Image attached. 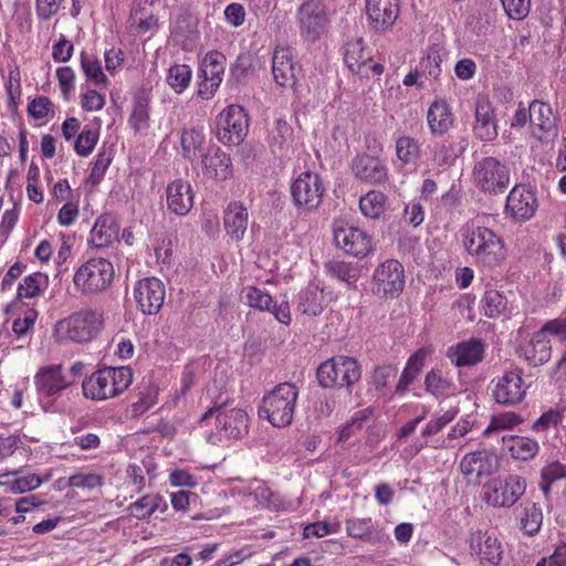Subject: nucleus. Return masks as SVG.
Segmentation results:
<instances>
[{"label":"nucleus","instance_id":"f3484780","mask_svg":"<svg viewBox=\"0 0 566 566\" xmlns=\"http://www.w3.org/2000/svg\"><path fill=\"white\" fill-rule=\"evenodd\" d=\"M537 207L534 191L524 185H515L506 198L505 213L517 222H524L535 214Z\"/></svg>","mask_w":566,"mask_h":566},{"label":"nucleus","instance_id":"6e6d98bb","mask_svg":"<svg viewBox=\"0 0 566 566\" xmlns=\"http://www.w3.org/2000/svg\"><path fill=\"white\" fill-rule=\"evenodd\" d=\"M298 311L310 316H317L323 311L321 293L315 289L301 292L298 297Z\"/></svg>","mask_w":566,"mask_h":566},{"label":"nucleus","instance_id":"c9c22d12","mask_svg":"<svg viewBox=\"0 0 566 566\" xmlns=\"http://www.w3.org/2000/svg\"><path fill=\"white\" fill-rule=\"evenodd\" d=\"M471 548L482 560L497 565L502 558L501 544L497 538L488 533H479L471 544Z\"/></svg>","mask_w":566,"mask_h":566},{"label":"nucleus","instance_id":"680f3d73","mask_svg":"<svg viewBox=\"0 0 566 566\" xmlns=\"http://www.w3.org/2000/svg\"><path fill=\"white\" fill-rule=\"evenodd\" d=\"M506 15L512 20H523L531 10V0H501Z\"/></svg>","mask_w":566,"mask_h":566},{"label":"nucleus","instance_id":"20e7f679","mask_svg":"<svg viewBox=\"0 0 566 566\" xmlns=\"http://www.w3.org/2000/svg\"><path fill=\"white\" fill-rule=\"evenodd\" d=\"M472 184L482 193L499 196L506 191L511 182L509 165L496 157L478 159L472 169Z\"/></svg>","mask_w":566,"mask_h":566},{"label":"nucleus","instance_id":"49530a36","mask_svg":"<svg viewBox=\"0 0 566 566\" xmlns=\"http://www.w3.org/2000/svg\"><path fill=\"white\" fill-rule=\"evenodd\" d=\"M192 78V71L189 65L174 64L167 71L166 82L169 87L176 93H184Z\"/></svg>","mask_w":566,"mask_h":566},{"label":"nucleus","instance_id":"b1692460","mask_svg":"<svg viewBox=\"0 0 566 566\" xmlns=\"http://www.w3.org/2000/svg\"><path fill=\"white\" fill-rule=\"evenodd\" d=\"M484 354L485 345L476 338L460 342L447 350V357L457 367L474 366L483 360Z\"/></svg>","mask_w":566,"mask_h":566},{"label":"nucleus","instance_id":"4d7b16f0","mask_svg":"<svg viewBox=\"0 0 566 566\" xmlns=\"http://www.w3.org/2000/svg\"><path fill=\"white\" fill-rule=\"evenodd\" d=\"M374 531V522L370 517L349 518L346 521V532L353 538H368Z\"/></svg>","mask_w":566,"mask_h":566},{"label":"nucleus","instance_id":"4be33fe9","mask_svg":"<svg viewBox=\"0 0 566 566\" xmlns=\"http://www.w3.org/2000/svg\"><path fill=\"white\" fill-rule=\"evenodd\" d=\"M217 412V429L220 434L231 438L240 439L248 433V415L240 408L227 409L220 406L216 409Z\"/></svg>","mask_w":566,"mask_h":566},{"label":"nucleus","instance_id":"aec40b11","mask_svg":"<svg viewBox=\"0 0 566 566\" xmlns=\"http://www.w3.org/2000/svg\"><path fill=\"white\" fill-rule=\"evenodd\" d=\"M158 0H135L129 15V28L137 35L154 34L159 28Z\"/></svg>","mask_w":566,"mask_h":566},{"label":"nucleus","instance_id":"13d9d810","mask_svg":"<svg viewBox=\"0 0 566 566\" xmlns=\"http://www.w3.org/2000/svg\"><path fill=\"white\" fill-rule=\"evenodd\" d=\"M441 62L442 60L438 51L429 52L419 63L421 75L429 80H437L441 74Z\"/></svg>","mask_w":566,"mask_h":566},{"label":"nucleus","instance_id":"bf43d9fd","mask_svg":"<svg viewBox=\"0 0 566 566\" xmlns=\"http://www.w3.org/2000/svg\"><path fill=\"white\" fill-rule=\"evenodd\" d=\"M42 483H44V480L34 473L24 476H18L12 479V483L10 484V492L13 494H22L36 490Z\"/></svg>","mask_w":566,"mask_h":566},{"label":"nucleus","instance_id":"9b49d317","mask_svg":"<svg viewBox=\"0 0 566 566\" xmlns=\"http://www.w3.org/2000/svg\"><path fill=\"white\" fill-rule=\"evenodd\" d=\"M290 190L294 205L311 211L321 205L325 187L318 174L304 171L293 180Z\"/></svg>","mask_w":566,"mask_h":566},{"label":"nucleus","instance_id":"774afa93","mask_svg":"<svg viewBox=\"0 0 566 566\" xmlns=\"http://www.w3.org/2000/svg\"><path fill=\"white\" fill-rule=\"evenodd\" d=\"M541 328L546 336H552L560 343H566V316L549 319Z\"/></svg>","mask_w":566,"mask_h":566},{"label":"nucleus","instance_id":"4468645a","mask_svg":"<svg viewBox=\"0 0 566 566\" xmlns=\"http://www.w3.org/2000/svg\"><path fill=\"white\" fill-rule=\"evenodd\" d=\"M531 118V135L542 143L552 142L558 134L556 118L548 103L534 99L527 107Z\"/></svg>","mask_w":566,"mask_h":566},{"label":"nucleus","instance_id":"f704fd0d","mask_svg":"<svg viewBox=\"0 0 566 566\" xmlns=\"http://www.w3.org/2000/svg\"><path fill=\"white\" fill-rule=\"evenodd\" d=\"M206 172L217 180H227L232 176V163L229 155L220 148L211 149L202 160Z\"/></svg>","mask_w":566,"mask_h":566},{"label":"nucleus","instance_id":"4c0bfd02","mask_svg":"<svg viewBox=\"0 0 566 566\" xmlns=\"http://www.w3.org/2000/svg\"><path fill=\"white\" fill-rule=\"evenodd\" d=\"M502 440L510 454L517 460L533 459L539 451L538 442L528 437L511 436L503 437Z\"/></svg>","mask_w":566,"mask_h":566},{"label":"nucleus","instance_id":"58836bf2","mask_svg":"<svg viewBox=\"0 0 566 566\" xmlns=\"http://www.w3.org/2000/svg\"><path fill=\"white\" fill-rule=\"evenodd\" d=\"M227 57L219 51H210L202 59L199 77L222 83Z\"/></svg>","mask_w":566,"mask_h":566},{"label":"nucleus","instance_id":"7c9ffc66","mask_svg":"<svg viewBox=\"0 0 566 566\" xmlns=\"http://www.w3.org/2000/svg\"><path fill=\"white\" fill-rule=\"evenodd\" d=\"M427 123L430 133L434 136L448 133L454 123V114L450 105L444 99H434L427 112Z\"/></svg>","mask_w":566,"mask_h":566},{"label":"nucleus","instance_id":"2eb2a0df","mask_svg":"<svg viewBox=\"0 0 566 566\" xmlns=\"http://www.w3.org/2000/svg\"><path fill=\"white\" fill-rule=\"evenodd\" d=\"M489 389L493 399L504 406L520 403L526 395L524 380L515 371H505L503 375L495 377L491 380Z\"/></svg>","mask_w":566,"mask_h":566},{"label":"nucleus","instance_id":"338daca9","mask_svg":"<svg viewBox=\"0 0 566 566\" xmlns=\"http://www.w3.org/2000/svg\"><path fill=\"white\" fill-rule=\"evenodd\" d=\"M397 375V368L392 365L378 366L373 371V384L377 390L386 388Z\"/></svg>","mask_w":566,"mask_h":566},{"label":"nucleus","instance_id":"0e129e2a","mask_svg":"<svg viewBox=\"0 0 566 566\" xmlns=\"http://www.w3.org/2000/svg\"><path fill=\"white\" fill-rule=\"evenodd\" d=\"M98 140V134L92 129L83 130L76 138L74 149L80 156H88Z\"/></svg>","mask_w":566,"mask_h":566},{"label":"nucleus","instance_id":"39448f33","mask_svg":"<svg viewBox=\"0 0 566 566\" xmlns=\"http://www.w3.org/2000/svg\"><path fill=\"white\" fill-rule=\"evenodd\" d=\"M103 326V316L94 310H83L60 319L55 334L60 340L73 343L90 342Z\"/></svg>","mask_w":566,"mask_h":566},{"label":"nucleus","instance_id":"5fc2aeb1","mask_svg":"<svg viewBox=\"0 0 566 566\" xmlns=\"http://www.w3.org/2000/svg\"><path fill=\"white\" fill-rule=\"evenodd\" d=\"M81 67L87 80L94 84L102 85L107 83V76L104 74L99 61L88 55L85 51L81 52Z\"/></svg>","mask_w":566,"mask_h":566},{"label":"nucleus","instance_id":"6ab92c4d","mask_svg":"<svg viewBox=\"0 0 566 566\" xmlns=\"http://www.w3.org/2000/svg\"><path fill=\"white\" fill-rule=\"evenodd\" d=\"M242 293L245 303L250 307L272 313L281 324L289 325L291 323V312L287 301L276 303L268 292L255 286H247L243 289Z\"/></svg>","mask_w":566,"mask_h":566},{"label":"nucleus","instance_id":"f8f14e48","mask_svg":"<svg viewBox=\"0 0 566 566\" xmlns=\"http://www.w3.org/2000/svg\"><path fill=\"white\" fill-rule=\"evenodd\" d=\"M297 22L303 39L317 41L329 22L325 4L319 0L305 1L297 10Z\"/></svg>","mask_w":566,"mask_h":566},{"label":"nucleus","instance_id":"5701e85b","mask_svg":"<svg viewBox=\"0 0 566 566\" xmlns=\"http://www.w3.org/2000/svg\"><path fill=\"white\" fill-rule=\"evenodd\" d=\"M356 179L367 184H381L388 179V168L378 157L357 155L350 165Z\"/></svg>","mask_w":566,"mask_h":566},{"label":"nucleus","instance_id":"a211bd4d","mask_svg":"<svg viewBox=\"0 0 566 566\" xmlns=\"http://www.w3.org/2000/svg\"><path fill=\"white\" fill-rule=\"evenodd\" d=\"M399 13V0H366L367 22L376 32L390 30L396 23Z\"/></svg>","mask_w":566,"mask_h":566},{"label":"nucleus","instance_id":"8fccbe9b","mask_svg":"<svg viewBox=\"0 0 566 566\" xmlns=\"http://www.w3.org/2000/svg\"><path fill=\"white\" fill-rule=\"evenodd\" d=\"M507 305L506 296L496 290H488L482 298L483 314L490 318L505 314Z\"/></svg>","mask_w":566,"mask_h":566},{"label":"nucleus","instance_id":"393cba45","mask_svg":"<svg viewBox=\"0 0 566 566\" xmlns=\"http://www.w3.org/2000/svg\"><path fill=\"white\" fill-rule=\"evenodd\" d=\"M168 209L177 216H186L193 206V191L189 181L177 179L167 186Z\"/></svg>","mask_w":566,"mask_h":566},{"label":"nucleus","instance_id":"cd10ccee","mask_svg":"<svg viewBox=\"0 0 566 566\" xmlns=\"http://www.w3.org/2000/svg\"><path fill=\"white\" fill-rule=\"evenodd\" d=\"M248 224V209L241 202H230L223 212V227L227 234L234 241H241L245 234Z\"/></svg>","mask_w":566,"mask_h":566},{"label":"nucleus","instance_id":"412c9836","mask_svg":"<svg viewBox=\"0 0 566 566\" xmlns=\"http://www.w3.org/2000/svg\"><path fill=\"white\" fill-rule=\"evenodd\" d=\"M74 382L63 373L61 364L41 367L34 376V385L40 395L54 396Z\"/></svg>","mask_w":566,"mask_h":566},{"label":"nucleus","instance_id":"603ef678","mask_svg":"<svg viewBox=\"0 0 566 566\" xmlns=\"http://www.w3.org/2000/svg\"><path fill=\"white\" fill-rule=\"evenodd\" d=\"M422 367L423 354L421 352H417L409 358L405 369L402 370L396 387V391L399 394L405 392L408 389V386L417 378Z\"/></svg>","mask_w":566,"mask_h":566},{"label":"nucleus","instance_id":"7ed1b4c3","mask_svg":"<svg viewBox=\"0 0 566 566\" xmlns=\"http://www.w3.org/2000/svg\"><path fill=\"white\" fill-rule=\"evenodd\" d=\"M297 397L298 389L295 385L282 382L263 397L259 415L272 426L285 428L293 421Z\"/></svg>","mask_w":566,"mask_h":566},{"label":"nucleus","instance_id":"72a5a7b5","mask_svg":"<svg viewBox=\"0 0 566 566\" xmlns=\"http://www.w3.org/2000/svg\"><path fill=\"white\" fill-rule=\"evenodd\" d=\"M493 458L485 451H474L465 454L460 462L461 472L467 476H474L479 480L483 475H488L493 470Z\"/></svg>","mask_w":566,"mask_h":566},{"label":"nucleus","instance_id":"052dcab7","mask_svg":"<svg viewBox=\"0 0 566 566\" xmlns=\"http://www.w3.org/2000/svg\"><path fill=\"white\" fill-rule=\"evenodd\" d=\"M69 484H71L72 488L92 490L103 484V476L93 471H82L71 475Z\"/></svg>","mask_w":566,"mask_h":566},{"label":"nucleus","instance_id":"9d476101","mask_svg":"<svg viewBox=\"0 0 566 566\" xmlns=\"http://www.w3.org/2000/svg\"><path fill=\"white\" fill-rule=\"evenodd\" d=\"M333 237L337 248L356 258H364L373 251V239L364 230L343 220L333 223Z\"/></svg>","mask_w":566,"mask_h":566},{"label":"nucleus","instance_id":"3c124183","mask_svg":"<svg viewBox=\"0 0 566 566\" xmlns=\"http://www.w3.org/2000/svg\"><path fill=\"white\" fill-rule=\"evenodd\" d=\"M523 421L524 419L513 411L500 412L492 416L489 426L483 431V434L485 437H490L499 431L511 430Z\"/></svg>","mask_w":566,"mask_h":566},{"label":"nucleus","instance_id":"864d4df0","mask_svg":"<svg viewBox=\"0 0 566 566\" xmlns=\"http://www.w3.org/2000/svg\"><path fill=\"white\" fill-rule=\"evenodd\" d=\"M373 416V409L365 408L356 411L350 420H348L339 430L338 441H346L357 431L361 430L366 426Z\"/></svg>","mask_w":566,"mask_h":566},{"label":"nucleus","instance_id":"1a4fd4ad","mask_svg":"<svg viewBox=\"0 0 566 566\" xmlns=\"http://www.w3.org/2000/svg\"><path fill=\"white\" fill-rule=\"evenodd\" d=\"M524 478L511 474L505 480H492L483 486L484 501L494 507H511L525 493Z\"/></svg>","mask_w":566,"mask_h":566},{"label":"nucleus","instance_id":"de8ad7c7","mask_svg":"<svg viewBox=\"0 0 566 566\" xmlns=\"http://www.w3.org/2000/svg\"><path fill=\"white\" fill-rule=\"evenodd\" d=\"M543 522L542 509L535 503H526L520 516V527L528 536L538 533Z\"/></svg>","mask_w":566,"mask_h":566},{"label":"nucleus","instance_id":"423d86ee","mask_svg":"<svg viewBox=\"0 0 566 566\" xmlns=\"http://www.w3.org/2000/svg\"><path fill=\"white\" fill-rule=\"evenodd\" d=\"M316 376L323 388L350 389L359 381L361 369L355 358L339 355L323 361L317 368Z\"/></svg>","mask_w":566,"mask_h":566},{"label":"nucleus","instance_id":"2f4dec72","mask_svg":"<svg viewBox=\"0 0 566 566\" xmlns=\"http://www.w3.org/2000/svg\"><path fill=\"white\" fill-rule=\"evenodd\" d=\"M118 231L119 226L115 218L111 214H103L97 218L91 230L88 244L96 249L108 247L118 241Z\"/></svg>","mask_w":566,"mask_h":566},{"label":"nucleus","instance_id":"6e6552de","mask_svg":"<svg viewBox=\"0 0 566 566\" xmlns=\"http://www.w3.org/2000/svg\"><path fill=\"white\" fill-rule=\"evenodd\" d=\"M217 137L224 145H239L249 130V118L244 108L230 105L224 108L216 119Z\"/></svg>","mask_w":566,"mask_h":566},{"label":"nucleus","instance_id":"a18cd8bd","mask_svg":"<svg viewBox=\"0 0 566 566\" xmlns=\"http://www.w3.org/2000/svg\"><path fill=\"white\" fill-rule=\"evenodd\" d=\"M158 397V388L150 381L138 387L136 400L132 403V412L134 417H140L148 411L156 402Z\"/></svg>","mask_w":566,"mask_h":566},{"label":"nucleus","instance_id":"69168bd1","mask_svg":"<svg viewBox=\"0 0 566 566\" xmlns=\"http://www.w3.org/2000/svg\"><path fill=\"white\" fill-rule=\"evenodd\" d=\"M454 418V413L447 411L443 415L433 417L421 431V437L428 439L439 433L447 424H449Z\"/></svg>","mask_w":566,"mask_h":566},{"label":"nucleus","instance_id":"f03ea898","mask_svg":"<svg viewBox=\"0 0 566 566\" xmlns=\"http://www.w3.org/2000/svg\"><path fill=\"white\" fill-rule=\"evenodd\" d=\"M133 382L129 367H105L83 380V395L92 400H106L124 392Z\"/></svg>","mask_w":566,"mask_h":566},{"label":"nucleus","instance_id":"ddd939ff","mask_svg":"<svg viewBox=\"0 0 566 566\" xmlns=\"http://www.w3.org/2000/svg\"><path fill=\"white\" fill-rule=\"evenodd\" d=\"M405 270L394 259L380 263L373 274V291L377 295L397 297L405 287Z\"/></svg>","mask_w":566,"mask_h":566},{"label":"nucleus","instance_id":"ea45409f","mask_svg":"<svg viewBox=\"0 0 566 566\" xmlns=\"http://www.w3.org/2000/svg\"><path fill=\"white\" fill-rule=\"evenodd\" d=\"M49 287V276L41 272L27 275L17 289V298H34L43 294Z\"/></svg>","mask_w":566,"mask_h":566},{"label":"nucleus","instance_id":"0eeeda50","mask_svg":"<svg viewBox=\"0 0 566 566\" xmlns=\"http://www.w3.org/2000/svg\"><path fill=\"white\" fill-rule=\"evenodd\" d=\"M113 277L112 262L105 258H92L75 271L73 283L81 293L93 294L105 290Z\"/></svg>","mask_w":566,"mask_h":566},{"label":"nucleus","instance_id":"09e8293b","mask_svg":"<svg viewBox=\"0 0 566 566\" xmlns=\"http://www.w3.org/2000/svg\"><path fill=\"white\" fill-rule=\"evenodd\" d=\"M387 197L378 190H370L359 200V208L364 216L378 219L385 211Z\"/></svg>","mask_w":566,"mask_h":566},{"label":"nucleus","instance_id":"c85d7f7f","mask_svg":"<svg viewBox=\"0 0 566 566\" xmlns=\"http://www.w3.org/2000/svg\"><path fill=\"white\" fill-rule=\"evenodd\" d=\"M294 134L292 126L277 118L269 130L268 144L274 156L286 157L293 149Z\"/></svg>","mask_w":566,"mask_h":566},{"label":"nucleus","instance_id":"37998d69","mask_svg":"<svg viewBox=\"0 0 566 566\" xmlns=\"http://www.w3.org/2000/svg\"><path fill=\"white\" fill-rule=\"evenodd\" d=\"M325 272L339 282L348 285L355 283L359 275V266L356 263L345 262L340 260H332L325 264Z\"/></svg>","mask_w":566,"mask_h":566},{"label":"nucleus","instance_id":"e2e57ef3","mask_svg":"<svg viewBox=\"0 0 566 566\" xmlns=\"http://www.w3.org/2000/svg\"><path fill=\"white\" fill-rule=\"evenodd\" d=\"M112 159L111 150H102L97 154L90 174V179L93 184H98L103 179Z\"/></svg>","mask_w":566,"mask_h":566},{"label":"nucleus","instance_id":"e433bc0d","mask_svg":"<svg viewBox=\"0 0 566 566\" xmlns=\"http://www.w3.org/2000/svg\"><path fill=\"white\" fill-rule=\"evenodd\" d=\"M167 509L166 501L158 493L146 494L128 506L130 515L137 520H147L156 511L165 512Z\"/></svg>","mask_w":566,"mask_h":566},{"label":"nucleus","instance_id":"473e14b6","mask_svg":"<svg viewBox=\"0 0 566 566\" xmlns=\"http://www.w3.org/2000/svg\"><path fill=\"white\" fill-rule=\"evenodd\" d=\"M370 60V52L364 46L361 39L347 42L344 61L347 67L360 77H368L366 64Z\"/></svg>","mask_w":566,"mask_h":566},{"label":"nucleus","instance_id":"a878e982","mask_svg":"<svg viewBox=\"0 0 566 566\" xmlns=\"http://www.w3.org/2000/svg\"><path fill=\"white\" fill-rule=\"evenodd\" d=\"M272 73L277 85L296 92L293 54L290 48H276L272 57Z\"/></svg>","mask_w":566,"mask_h":566},{"label":"nucleus","instance_id":"f257e3e1","mask_svg":"<svg viewBox=\"0 0 566 566\" xmlns=\"http://www.w3.org/2000/svg\"><path fill=\"white\" fill-rule=\"evenodd\" d=\"M462 242L465 251L483 266L499 265L505 258L503 240L486 227H464Z\"/></svg>","mask_w":566,"mask_h":566},{"label":"nucleus","instance_id":"c03bdc74","mask_svg":"<svg viewBox=\"0 0 566 566\" xmlns=\"http://www.w3.org/2000/svg\"><path fill=\"white\" fill-rule=\"evenodd\" d=\"M180 144L185 158L193 160L197 158L205 144V134L199 128H185L180 136Z\"/></svg>","mask_w":566,"mask_h":566},{"label":"nucleus","instance_id":"c756f323","mask_svg":"<svg viewBox=\"0 0 566 566\" xmlns=\"http://www.w3.org/2000/svg\"><path fill=\"white\" fill-rule=\"evenodd\" d=\"M473 132L483 142H491L497 136L494 109L486 99H478L475 103V125Z\"/></svg>","mask_w":566,"mask_h":566},{"label":"nucleus","instance_id":"dca6fc26","mask_svg":"<svg viewBox=\"0 0 566 566\" xmlns=\"http://www.w3.org/2000/svg\"><path fill=\"white\" fill-rule=\"evenodd\" d=\"M166 291L164 283L157 277L139 280L134 287V297L139 310L146 315L159 312L164 304Z\"/></svg>","mask_w":566,"mask_h":566},{"label":"nucleus","instance_id":"bb28decb","mask_svg":"<svg viewBox=\"0 0 566 566\" xmlns=\"http://www.w3.org/2000/svg\"><path fill=\"white\" fill-rule=\"evenodd\" d=\"M521 356L532 366L546 364L552 356L551 340L542 328L533 334L530 340L520 347Z\"/></svg>","mask_w":566,"mask_h":566},{"label":"nucleus","instance_id":"79ce46f5","mask_svg":"<svg viewBox=\"0 0 566 566\" xmlns=\"http://www.w3.org/2000/svg\"><path fill=\"white\" fill-rule=\"evenodd\" d=\"M424 388L434 397L449 396L457 390L454 382L439 368L427 373Z\"/></svg>","mask_w":566,"mask_h":566},{"label":"nucleus","instance_id":"a19ab883","mask_svg":"<svg viewBox=\"0 0 566 566\" xmlns=\"http://www.w3.org/2000/svg\"><path fill=\"white\" fill-rule=\"evenodd\" d=\"M395 151L401 166L416 165L420 158V145L409 135H399L395 140Z\"/></svg>","mask_w":566,"mask_h":566}]
</instances>
